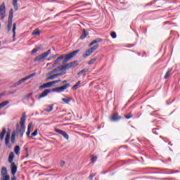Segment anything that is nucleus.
I'll use <instances>...</instances> for the list:
<instances>
[{"label":"nucleus","instance_id":"1","mask_svg":"<svg viewBox=\"0 0 180 180\" xmlns=\"http://www.w3.org/2000/svg\"><path fill=\"white\" fill-rule=\"evenodd\" d=\"M79 53V50L73 51L72 52L66 54L65 56L61 55L60 57H58L52 65L53 67H57V65H60V61L63 60V63H68L69 60H71V58H74L75 56H77V53Z\"/></svg>","mask_w":180,"mask_h":180},{"label":"nucleus","instance_id":"2","mask_svg":"<svg viewBox=\"0 0 180 180\" xmlns=\"http://www.w3.org/2000/svg\"><path fill=\"white\" fill-rule=\"evenodd\" d=\"M26 122V114L23 113L20 121L19 124L16 125V133L20 137H23V133H25V122Z\"/></svg>","mask_w":180,"mask_h":180},{"label":"nucleus","instance_id":"3","mask_svg":"<svg viewBox=\"0 0 180 180\" xmlns=\"http://www.w3.org/2000/svg\"><path fill=\"white\" fill-rule=\"evenodd\" d=\"M50 53H51V50L49 49L46 52L37 56L34 58V61H39L43 63V61H44V58H46V57H48Z\"/></svg>","mask_w":180,"mask_h":180},{"label":"nucleus","instance_id":"4","mask_svg":"<svg viewBox=\"0 0 180 180\" xmlns=\"http://www.w3.org/2000/svg\"><path fill=\"white\" fill-rule=\"evenodd\" d=\"M13 19V9L11 8L9 11L8 14V25L7 29L8 32H11L12 30V22Z\"/></svg>","mask_w":180,"mask_h":180},{"label":"nucleus","instance_id":"5","mask_svg":"<svg viewBox=\"0 0 180 180\" xmlns=\"http://www.w3.org/2000/svg\"><path fill=\"white\" fill-rule=\"evenodd\" d=\"M58 82H61L60 79L55 80L52 82H47L46 84H44L39 86V89H44L46 88H51L54 84H58Z\"/></svg>","mask_w":180,"mask_h":180},{"label":"nucleus","instance_id":"6","mask_svg":"<svg viewBox=\"0 0 180 180\" xmlns=\"http://www.w3.org/2000/svg\"><path fill=\"white\" fill-rule=\"evenodd\" d=\"M99 47L98 44H96L94 46H92L91 48L89 49L87 51H85V53L83 54V57L85 58L91 55L92 53H94V51H95V50L98 49V48Z\"/></svg>","mask_w":180,"mask_h":180},{"label":"nucleus","instance_id":"7","mask_svg":"<svg viewBox=\"0 0 180 180\" xmlns=\"http://www.w3.org/2000/svg\"><path fill=\"white\" fill-rule=\"evenodd\" d=\"M34 75H36V73H32V74L29 75L28 76L20 79L18 82H17L14 84V86H18L19 85H21L22 84H23V82H25V81H27V79H30V78H33V77H34Z\"/></svg>","mask_w":180,"mask_h":180},{"label":"nucleus","instance_id":"8","mask_svg":"<svg viewBox=\"0 0 180 180\" xmlns=\"http://www.w3.org/2000/svg\"><path fill=\"white\" fill-rule=\"evenodd\" d=\"M70 86H71V84L67 83L62 86L54 88L53 89V92H64V91H65V89H68V88H70Z\"/></svg>","mask_w":180,"mask_h":180},{"label":"nucleus","instance_id":"9","mask_svg":"<svg viewBox=\"0 0 180 180\" xmlns=\"http://www.w3.org/2000/svg\"><path fill=\"white\" fill-rule=\"evenodd\" d=\"M6 13V8L5 7V3H2V4L0 6V15H1V20H4V19H5Z\"/></svg>","mask_w":180,"mask_h":180},{"label":"nucleus","instance_id":"10","mask_svg":"<svg viewBox=\"0 0 180 180\" xmlns=\"http://www.w3.org/2000/svg\"><path fill=\"white\" fill-rule=\"evenodd\" d=\"M122 119V117L119 115V113L115 112L110 117L111 122H119Z\"/></svg>","mask_w":180,"mask_h":180},{"label":"nucleus","instance_id":"11","mask_svg":"<svg viewBox=\"0 0 180 180\" xmlns=\"http://www.w3.org/2000/svg\"><path fill=\"white\" fill-rule=\"evenodd\" d=\"M78 65V62L75 60L73 62L69 63L66 64L67 70H70V68H75Z\"/></svg>","mask_w":180,"mask_h":180},{"label":"nucleus","instance_id":"12","mask_svg":"<svg viewBox=\"0 0 180 180\" xmlns=\"http://www.w3.org/2000/svg\"><path fill=\"white\" fill-rule=\"evenodd\" d=\"M51 92V89H46L44 90L39 96V99H41V98H44V96H47Z\"/></svg>","mask_w":180,"mask_h":180},{"label":"nucleus","instance_id":"13","mask_svg":"<svg viewBox=\"0 0 180 180\" xmlns=\"http://www.w3.org/2000/svg\"><path fill=\"white\" fill-rule=\"evenodd\" d=\"M11 174L12 175H13V176H15V174H16L18 171V167L16 166V165H15V162L11 163Z\"/></svg>","mask_w":180,"mask_h":180},{"label":"nucleus","instance_id":"14","mask_svg":"<svg viewBox=\"0 0 180 180\" xmlns=\"http://www.w3.org/2000/svg\"><path fill=\"white\" fill-rule=\"evenodd\" d=\"M102 41V39L101 38H97L94 39L93 41H91L89 44V46L91 47V46H94V44H96V43H101Z\"/></svg>","mask_w":180,"mask_h":180},{"label":"nucleus","instance_id":"15","mask_svg":"<svg viewBox=\"0 0 180 180\" xmlns=\"http://www.w3.org/2000/svg\"><path fill=\"white\" fill-rule=\"evenodd\" d=\"M15 137H16V131H14L12 132L11 137V141L12 144H15Z\"/></svg>","mask_w":180,"mask_h":180},{"label":"nucleus","instance_id":"16","mask_svg":"<svg viewBox=\"0 0 180 180\" xmlns=\"http://www.w3.org/2000/svg\"><path fill=\"white\" fill-rule=\"evenodd\" d=\"M33 127V123L30 122L27 126V131L26 133V135L27 137L30 136V130H32V127Z\"/></svg>","mask_w":180,"mask_h":180},{"label":"nucleus","instance_id":"17","mask_svg":"<svg viewBox=\"0 0 180 180\" xmlns=\"http://www.w3.org/2000/svg\"><path fill=\"white\" fill-rule=\"evenodd\" d=\"M6 134V129L3 128L2 132L0 134V140H1V141H4V139Z\"/></svg>","mask_w":180,"mask_h":180},{"label":"nucleus","instance_id":"18","mask_svg":"<svg viewBox=\"0 0 180 180\" xmlns=\"http://www.w3.org/2000/svg\"><path fill=\"white\" fill-rule=\"evenodd\" d=\"M89 33L88 32H86V30L83 29V32L80 37V39L81 40H84V39H85V37H86V36H88Z\"/></svg>","mask_w":180,"mask_h":180},{"label":"nucleus","instance_id":"19","mask_svg":"<svg viewBox=\"0 0 180 180\" xmlns=\"http://www.w3.org/2000/svg\"><path fill=\"white\" fill-rule=\"evenodd\" d=\"M172 72V69H168L167 72H166L164 79H168L169 77H171V72Z\"/></svg>","mask_w":180,"mask_h":180},{"label":"nucleus","instance_id":"20","mask_svg":"<svg viewBox=\"0 0 180 180\" xmlns=\"http://www.w3.org/2000/svg\"><path fill=\"white\" fill-rule=\"evenodd\" d=\"M8 175V170L6 167H2L1 169V176H7Z\"/></svg>","mask_w":180,"mask_h":180},{"label":"nucleus","instance_id":"21","mask_svg":"<svg viewBox=\"0 0 180 180\" xmlns=\"http://www.w3.org/2000/svg\"><path fill=\"white\" fill-rule=\"evenodd\" d=\"M14 157H15V154L13 153V152H11L8 157V162L12 164V162H13V161Z\"/></svg>","mask_w":180,"mask_h":180},{"label":"nucleus","instance_id":"22","mask_svg":"<svg viewBox=\"0 0 180 180\" xmlns=\"http://www.w3.org/2000/svg\"><path fill=\"white\" fill-rule=\"evenodd\" d=\"M9 140H11V134L7 133L5 139L6 146H8V144H9Z\"/></svg>","mask_w":180,"mask_h":180},{"label":"nucleus","instance_id":"23","mask_svg":"<svg viewBox=\"0 0 180 180\" xmlns=\"http://www.w3.org/2000/svg\"><path fill=\"white\" fill-rule=\"evenodd\" d=\"M20 151V147L19 146H16L14 148V153L16 154V155H19V153Z\"/></svg>","mask_w":180,"mask_h":180},{"label":"nucleus","instance_id":"24","mask_svg":"<svg viewBox=\"0 0 180 180\" xmlns=\"http://www.w3.org/2000/svg\"><path fill=\"white\" fill-rule=\"evenodd\" d=\"M54 108V105H49L46 109H45V112H48L49 113H50V112H51V110H53V108Z\"/></svg>","mask_w":180,"mask_h":180},{"label":"nucleus","instance_id":"25","mask_svg":"<svg viewBox=\"0 0 180 180\" xmlns=\"http://www.w3.org/2000/svg\"><path fill=\"white\" fill-rule=\"evenodd\" d=\"M57 68H58V70H59V71H64V70H67V65H61L58 66Z\"/></svg>","mask_w":180,"mask_h":180},{"label":"nucleus","instance_id":"26","mask_svg":"<svg viewBox=\"0 0 180 180\" xmlns=\"http://www.w3.org/2000/svg\"><path fill=\"white\" fill-rule=\"evenodd\" d=\"M13 37L15 39V36H16V23L13 25Z\"/></svg>","mask_w":180,"mask_h":180},{"label":"nucleus","instance_id":"27","mask_svg":"<svg viewBox=\"0 0 180 180\" xmlns=\"http://www.w3.org/2000/svg\"><path fill=\"white\" fill-rule=\"evenodd\" d=\"M81 84V81H79L76 84H75L72 87V89H74V91H77L78 89V86Z\"/></svg>","mask_w":180,"mask_h":180},{"label":"nucleus","instance_id":"28","mask_svg":"<svg viewBox=\"0 0 180 180\" xmlns=\"http://www.w3.org/2000/svg\"><path fill=\"white\" fill-rule=\"evenodd\" d=\"M8 103H9V101H8L1 103H0V109H2V108H5V106H6V105H8Z\"/></svg>","mask_w":180,"mask_h":180},{"label":"nucleus","instance_id":"29","mask_svg":"<svg viewBox=\"0 0 180 180\" xmlns=\"http://www.w3.org/2000/svg\"><path fill=\"white\" fill-rule=\"evenodd\" d=\"M13 6L15 11H18V0H13Z\"/></svg>","mask_w":180,"mask_h":180},{"label":"nucleus","instance_id":"30","mask_svg":"<svg viewBox=\"0 0 180 180\" xmlns=\"http://www.w3.org/2000/svg\"><path fill=\"white\" fill-rule=\"evenodd\" d=\"M39 34H40V30L39 29H35L32 32L33 36H39Z\"/></svg>","mask_w":180,"mask_h":180},{"label":"nucleus","instance_id":"31","mask_svg":"<svg viewBox=\"0 0 180 180\" xmlns=\"http://www.w3.org/2000/svg\"><path fill=\"white\" fill-rule=\"evenodd\" d=\"M96 60H98V56L95 57L94 58L91 59L89 61V65H92V64H94L95 63V61H96Z\"/></svg>","mask_w":180,"mask_h":180},{"label":"nucleus","instance_id":"32","mask_svg":"<svg viewBox=\"0 0 180 180\" xmlns=\"http://www.w3.org/2000/svg\"><path fill=\"white\" fill-rule=\"evenodd\" d=\"M55 78H58L57 74L53 75L47 77L46 80L50 81V79H54Z\"/></svg>","mask_w":180,"mask_h":180},{"label":"nucleus","instance_id":"33","mask_svg":"<svg viewBox=\"0 0 180 180\" xmlns=\"http://www.w3.org/2000/svg\"><path fill=\"white\" fill-rule=\"evenodd\" d=\"M85 72H88V69L86 68L83 69L82 70H81L77 73V75H82V74H85Z\"/></svg>","mask_w":180,"mask_h":180},{"label":"nucleus","instance_id":"34","mask_svg":"<svg viewBox=\"0 0 180 180\" xmlns=\"http://www.w3.org/2000/svg\"><path fill=\"white\" fill-rule=\"evenodd\" d=\"M125 119H131L133 117V114L131 112L128 113L127 115H124Z\"/></svg>","mask_w":180,"mask_h":180},{"label":"nucleus","instance_id":"35","mask_svg":"<svg viewBox=\"0 0 180 180\" xmlns=\"http://www.w3.org/2000/svg\"><path fill=\"white\" fill-rule=\"evenodd\" d=\"M62 136L64 137V139H65L66 140H68V139H70V136H68V134H67V132L64 131L62 134Z\"/></svg>","mask_w":180,"mask_h":180},{"label":"nucleus","instance_id":"36","mask_svg":"<svg viewBox=\"0 0 180 180\" xmlns=\"http://www.w3.org/2000/svg\"><path fill=\"white\" fill-rule=\"evenodd\" d=\"M1 180H11V176H1Z\"/></svg>","mask_w":180,"mask_h":180},{"label":"nucleus","instance_id":"37","mask_svg":"<svg viewBox=\"0 0 180 180\" xmlns=\"http://www.w3.org/2000/svg\"><path fill=\"white\" fill-rule=\"evenodd\" d=\"M62 101L65 103H70V102H71V98H62Z\"/></svg>","mask_w":180,"mask_h":180},{"label":"nucleus","instance_id":"38","mask_svg":"<svg viewBox=\"0 0 180 180\" xmlns=\"http://www.w3.org/2000/svg\"><path fill=\"white\" fill-rule=\"evenodd\" d=\"M98 160V157H96V156H95V155H91V162H95L96 160Z\"/></svg>","mask_w":180,"mask_h":180},{"label":"nucleus","instance_id":"39","mask_svg":"<svg viewBox=\"0 0 180 180\" xmlns=\"http://www.w3.org/2000/svg\"><path fill=\"white\" fill-rule=\"evenodd\" d=\"M55 131H56V133H58V134H61V136H62V134L64 133V131H63V130H61V129H55Z\"/></svg>","mask_w":180,"mask_h":180},{"label":"nucleus","instance_id":"40","mask_svg":"<svg viewBox=\"0 0 180 180\" xmlns=\"http://www.w3.org/2000/svg\"><path fill=\"white\" fill-rule=\"evenodd\" d=\"M55 131H56V133H58V134H61V136H62V134L64 133V131H63V130H61V129H55Z\"/></svg>","mask_w":180,"mask_h":180},{"label":"nucleus","instance_id":"41","mask_svg":"<svg viewBox=\"0 0 180 180\" xmlns=\"http://www.w3.org/2000/svg\"><path fill=\"white\" fill-rule=\"evenodd\" d=\"M110 36H111V37H112V39H116V37H117V35L116 34V32H112L110 33Z\"/></svg>","mask_w":180,"mask_h":180},{"label":"nucleus","instance_id":"42","mask_svg":"<svg viewBox=\"0 0 180 180\" xmlns=\"http://www.w3.org/2000/svg\"><path fill=\"white\" fill-rule=\"evenodd\" d=\"M65 74H66V72L63 71V72H61L60 73H57L56 75L58 77H63V75H65Z\"/></svg>","mask_w":180,"mask_h":180},{"label":"nucleus","instance_id":"43","mask_svg":"<svg viewBox=\"0 0 180 180\" xmlns=\"http://www.w3.org/2000/svg\"><path fill=\"white\" fill-rule=\"evenodd\" d=\"M59 71L60 70H59L58 68H56L51 72V74H56V72H59Z\"/></svg>","mask_w":180,"mask_h":180},{"label":"nucleus","instance_id":"44","mask_svg":"<svg viewBox=\"0 0 180 180\" xmlns=\"http://www.w3.org/2000/svg\"><path fill=\"white\" fill-rule=\"evenodd\" d=\"M37 134V129L34 130L33 133L31 134V137H36V135Z\"/></svg>","mask_w":180,"mask_h":180},{"label":"nucleus","instance_id":"45","mask_svg":"<svg viewBox=\"0 0 180 180\" xmlns=\"http://www.w3.org/2000/svg\"><path fill=\"white\" fill-rule=\"evenodd\" d=\"M39 47L34 48L32 51V54H34L35 53H37V51H39Z\"/></svg>","mask_w":180,"mask_h":180},{"label":"nucleus","instance_id":"46","mask_svg":"<svg viewBox=\"0 0 180 180\" xmlns=\"http://www.w3.org/2000/svg\"><path fill=\"white\" fill-rule=\"evenodd\" d=\"M95 176V174L92 173L89 175V179L94 180V177Z\"/></svg>","mask_w":180,"mask_h":180},{"label":"nucleus","instance_id":"47","mask_svg":"<svg viewBox=\"0 0 180 180\" xmlns=\"http://www.w3.org/2000/svg\"><path fill=\"white\" fill-rule=\"evenodd\" d=\"M32 96V93L28 94L24 97V99H27L28 98H30Z\"/></svg>","mask_w":180,"mask_h":180},{"label":"nucleus","instance_id":"48","mask_svg":"<svg viewBox=\"0 0 180 180\" xmlns=\"http://www.w3.org/2000/svg\"><path fill=\"white\" fill-rule=\"evenodd\" d=\"M60 167H64L65 165V162H64V161H61L60 162Z\"/></svg>","mask_w":180,"mask_h":180},{"label":"nucleus","instance_id":"49","mask_svg":"<svg viewBox=\"0 0 180 180\" xmlns=\"http://www.w3.org/2000/svg\"><path fill=\"white\" fill-rule=\"evenodd\" d=\"M68 82V80H63L60 82V85H64V84H67Z\"/></svg>","mask_w":180,"mask_h":180},{"label":"nucleus","instance_id":"50","mask_svg":"<svg viewBox=\"0 0 180 180\" xmlns=\"http://www.w3.org/2000/svg\"><path fill=\"white\" fill-rule=\"evenodd\" d=\"M57 56H58V54H56V55H51V58L53 60V58H56L57 57Z\"/></svg>","mask_w":180,"mask_h":180},{"label":"nucleus","instance_id":"51","mask_svg":"<svg viewBox=\"0 0 180 180\" xmlns=\"http://www.w3.org/2000/svg\"><path fill=\"white\" fill-rule=\"evenodd\" d=\"M11 180H16V176H13L11 178Z\"/></svg>","mask_w":180,"mask_h":180},{"label":"nucleus","instance_id":"52","mask_svg":"<svg viewBox=\"0 0 180 180\" xmlns=\"http://www.w3.org/2000/svg\"><path fill=\"white\" fill-rule=\"evenodd\" d=\"M148 5H153V4L152 3L147 4H146V6H148Z\"/></svg>","mask_w":180,"mask_h":180},{"label":"nucleus","instance_id":"53","mask_svg":"<svg viewBox=\"0 0 180 180\" xmlns=\"http://www.w3.org/2000/svg\"><path fill=\"white\" fill-rule=\"evenodd\" d=\"M48 60H53L51 56L48 58Z\"/></svg>","mask_w":180,"mask_h":180},{"label":"nucleus","instance_id":"54","mask_svg":"<svg viewBox=\"0 0 180 180\" xmlns=\"http://www.w3.org/2000/svg\"><path fill=\"white\" fill-rule=\"evenodd\" d=\"M0 46H1V42H0Z\"/></svg>","mask_w":180,"mask_h":180}]
</instances>
